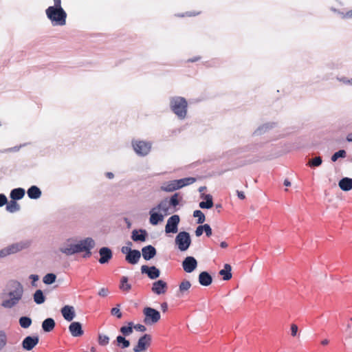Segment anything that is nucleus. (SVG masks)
Wrapping results in <instances>:
<instances>
[{"label": "nucleus", "mask_w": 352, "mask_h": 352, "mask_svg": "<svg viewBox=\"0 0 352 352\" xmlns=\"http://www.w3.org/2000/svg\"><path fill=\"white\" fill-rule=\"evenodd\" d=\"M133 329L141 332H144L146 330V327L140 324H138L135 325L133 324Z\"/></svg>", "instance_id": "603ef678"}, {"label": "nucleus", "mask_w": 352, "mask_h": 352, "mask_svg": "<svg viewBox=\"0 0 352 352\" xmlns=\"http://www.w3.org/2000/svg\"><path fill=\"white\" fill-rule=\"evenodd\" d=\"M179 286H191L190 282L188 280H183Z\"/></svg>", "instance_id": "680f3d73"}, {"label": "nucleus", "mask_w": 352, "mask_h": 352, "mask_svg": "<svg viewBox=\"0 0 352 352\" xmlns=\"http://www.w3.org/2000/svg\"><path fill=\"white\" fill-rule=\"evenodd\" d=\"M232 267L229 264H225L224 268L221 270L219 272V275L222 276L223 280H228L232 278Z\"/></svg>", "instance_id": "393cba45"}, {"label": "nucleus", "mask_w": 352, "mask_h": 352, "mask_svg": "<svg viewBox=\"0 0 352 352\" xmlns=\"http://www.w3.org/2000/svg\"><path fill=\"white\" fill-rule=\"evenodd\" d=\"M55 327V322L54 319L49 318L45 319L42 323V328L45 332H50Z\"/></svg>", "instance_id": "bb28decb"}, {"label": "nucleus", "mask_w": 352, "mask_h": 352, "mask_svg": "<svg viewBox=\"0 0 352 352\" xmlns=\"http://www.w3.org/2000/svg\"><path fill=\"white\" fill-rule=\"evenodd\" d=\"M75 250L74 244H69L66 247L61 248L60 252L65 254L66 255H72L75 254L74 250Z\"/></svg>", "instance_id": "c9c22d12"}, {"label": "nucleus", "mask_w": 352, "mask_h": 352, "mask_svg": "<svg viewBox=\"0 0 352 352\" xmlns=\"http://www.w3.org/2000/svg\"><path fill=\"white\" fill-rule=\"evenodd\" d=\"M197 266V261L193 256H187L182 262L184 270L187 273L192 272Z\"/></svg>", "instance_id": "9b49d317"}, {"label": "nucleus", "mask_w": 352, "mask_h": 352, "mask_svg": "<svg viewBox=\"0 0 352 352\" xmlns=\"http://www.w3.org/2000/svg\"><path fill=\"white\" fill-rule=\"evenodd\" d=\"M188 288L189 287H179L176 292L177 296L180 298L186 295L188 292Z\"/></svg>", "instance_id": "c03bdc74"}, {"label": "nucleus", "mask_w": 352, "mask_h": 352, "mask_svg": "<svg viewBox=\"0 0 352 352\" xmlns=\"http://www.w3.org/2000/svg\"><path fill=\"white\" fill-rule=\"evenodd\" d=\"M56 276L54 274L50 273V274H46L43 277V280L45 284L50 285V284H52L56 280Z\"/></svg>", "instance_id": "58836bf2"}, {"label": "nucleus", "mask_w": 352, "mask_h": 352, "mask_svg": "<svg viewBox=\"0 0 352 352\" xmlns=\"http://www.w3.org/2000/svg\"><path fill=\"white\" fill-rule=\"evenodd\" d=\"M193 217H197V223L199 224L203 223L206 219L204 214L199 210H195L193 212Z\"/></svg>", "instance_id": "4c0bfd02"}, {"label": "nucleus", "mask_w": 352, "mask_h": 352, "mask_svg": "<svg viewBox=\"0 0 352 352\" xmlns=\"http://www.w3.org/2000/svg\"><path fill=\"white\" fill-rule=\"evenodd\" d=\"M178 193H175L173 195L171 196L170 200L168 201L170 206L175 207L179 204V201L178 200Z\"/></svg>", "instance_id": "37998d69"}, {"label": "nucleus", "mask_w": 352, "mask_h": 352, "mask_svg": "<svg viewBox=\"0 0 352 352\" xmlns=\"http://www.w3.org/2000/svg\"><path fill=\"white\" fill-rule=\"evenodd\" d=\"M70 333L74 337H79L83 334L81 324L79 322H73L69 327Z\"/></svg>", "instance_id": "a211bd4d"}, {"label": "nucleus", "mask_w": 352, "mask_h": 352, "mask_svg": "<svg viewBox=\"0 0 352 352\" xmlns=\"http://www.w3.org/2000/svg\"><path fill=\"white\" fill-rule=\"evenodd\" d=\"M322 162V158L320 157H316L313 158L309 162V164L310 166L316 167L319 166Z\"/></svg>", "instance_id": "79ce46f5"}, {"label": "nucleus", "mask_w": 352, "mask_h": 352, "mask_svg": "<svg viewBox=\"0 0 352 352\" xmlns=\"http://www.w3.org/2000/svg\"><path fill=\"white\" fill-rule=\"evenodd\" d=\"M28 196L32 199H37L41 196V190L36 186H32L27 191Z\"/></svg>", "instance_id": "b1692460"}, {"label": "nucleus", "mask_w": 352, "mask_h": 352, "mask_svg": "<svg viewBox=\"0 0 352 352\" xmlns=\"http://www.w3.org/2000/svg\"><path fill=\"white\" fill-rule=\"evenodd\" d=\"M161 190L165 192H173L177 190L175 180L169 181L161 186Z\"/></svg>", "instance_id": "2f4dec72"}, {"label": "nucleus", "mask_w": 352, "mask_h": 352, "mask_svg": "<svg viewBox=\"0 0 352 352\" xmlns=\"http://www.w3.org/2000/svg\"><path fill=\"white\" fill-rule=\"evenodd\" d=\"M45 14L53 25L63 26L65 25L67 13L63 8L50 6L45 10Z\"/></svg>", "instance_id": "f03ea898"}, {"label": "nucleus", "mask_w": 352, "mask_h": 352, "mask_svg": "<svg viewBox=\"0 0 352 352\" xmlns=\"http://www.w3.org/2000/svg\"><path fill=\"white\" fill-rule=\"evenodd\" d=\"M54 5L52 6L53 8H63L61 6V0H53Z\"/></svg>", "instance_id": "bf43d9fd"}, {"label": "nucleus", "mask_w": 352, "mask_h": 352, "mask_svg": "<svg viewBox=\"0 0 352 352\" xmlns=\"http://www.w3.org/2000/svg\"><path fill=\"white\" fill-rule=\"evenodd\" d=\"M338 185L343 191H349L352 189V179L344 177L340 180Z\"/></svg>", "instance_id": "5701e85b"}, {"label": "nucleus", "mask_w": 352, "mask_h": 352, "mask_svg": "<svg viewBox=\"0 0 352 352\" xmlns=\"http://www.w3.org/2000/svg\"><path fill=\"white\" fill-rule=\"evenodd\" d=\"M109 293L110 292L107 287H102L100 289L98 294L100 296L106 297L109 295Z\"/></svg>", "instance_id": "de8ad7c7"}, {"label": "nucleus", "mask_w": 352, "mask_h": 352, "mask_svg": "<svg viewBox=\"0 0 352 352\" xmlns=\"http://www.w3.org/2000/svg\"><path fill=\"white\" fill-rule=\"evenodd\" d=\"M204 232V225L199 226L195 230V235L197 236H200Z\"/></svg>", "instance_id": "6e6d98bb"}, {"label": "nucleus", "mask_w": 352, "mask_h": 352, "mask_svg": "<svg viewBox=\"0 0 352 352\" xmlns=\"http://www.w3.org/2000/svg\"><path fill=\"white\" fill-rule=\"evenodd\" d=\"M212 278L207 272H202L199 276V282L202 286H208L212 283Z\"/></svg>", "instance_id": "412c9836"}, {"label": "nucleus", "mask_w": 352, "mask_h": 352, "mask_svg": "<svg viewBox=\"0 0 352 352\" xmlns=\"http://www.w3.org/2000/svg\"><path fill=\"white\" fill-rule=\"evenodd\" d=\"M116 343L117 346L121 349H126L130 346V342L122 336H117Z\"/></svg>", "instance_id": "473e14b6"}, {"label": "nucleus", "mask_w": 352, "mask_h": 352, "mask_svg": "<svg viewBox=\"0 0 352 352\" xmlns=\"http://www.w3.org/2000/svg\"><path fill=\"white\" fill-rule=\"evenodd\" d=\"M109 342V338L108 336L99 333L98 335V344L101 346H106Z\"/></svg>", "instance_id": "ea45409f"}, {"label": "nucleus", "mask_w": 352, "mask_h": 352, "mask_svg": "<svg viewBox=\"0 0 352 352\" xmlns=\"http://www.w3.org/2000/svg\"><path fill=\"white\" fill-rule=\"evenodd\" d=\"M111 314L116 316L118 318H121L122 316V312L118 307L113 308L111 311Z\"/></svg>", "instance_id": "a18cd8bd"}, {"label": "nucleus", "mask_w": 352, "mask_h": 352, "mask_svg": "<svg viewBox=\"0 0 352 352\" xmlns=\"http://www.w3.org/2000/svg\"><path fill=\"white\" fill-rule=\"evenodd\" d=\"M25 190L22 188H14L10 192V198L13 200L22 199L25 195Z\"/></svg>", "instance_id": "a878e982"}, {"label": "nucleus", "mask_w": 352, "mask_h": 352, "mask_svg": "<svg viewBox=\"0 0 352 352\" xmlns=\"http://www.w3.org/2000/svg\"><path fill=\"white\" fill-rule=\"evenodd\" d=\"M29 278L32 280V286H36V282L39 280V276L36 274H31Z\"/></svg>", "instance_id": "5fc2aeb1"}, {"label": "nucleus", "mask_w": 352, "mask_h": 352, "mask_svg": "<svg viewBox=\"0 0 352 352\" xmlns=\"http://www.w3.org/2000/svg\"><path fill=\"white\" fill-rule=\"evenodd\" d=\"M106 176L107 177H108L109 179H113V177H114V175L113 173H112L111 172H107L106 173Z\"/></svg>", "instance_id": "69168bd1"}, {"label": "nucleus", "mask_w": 352, "mask_h": 352, "mask_svg": "<svg viewBox=\"0 0 352 352\" xmlns=\"http://www.w3.org/2000/svg\"><path fill=\"white\" fill-rule=\"evenodd\" d=\"M61 314L63 318L70 322L75 318V311L72 306L65 305L61 309Z\"/></svg>", "instance_id": "dca6fc26"}, {"label": "nucleus", "mask_w": 352, "mask_h": 352, "mask_svg": "<svg viewBox=\"0 0 352 352\" xmlns=\"http://www.w3.org/2000/svg\"><path fill=\"white\" fill-rule=\"evenodd\" d=\"M151 337L148 334H144L139 338L137 345L133 348L134 352H144L150 346Z\"/></svg>", "instance_id": "9d476101"}, {"label": "nucleus", "mask_w": 352, "mask_h": 352, "mask_svg": "<svg viewBox=\"0 0 352 352\" xmlns=\"http://www.w3.org/2000/svg\"><path fill=\"white\" fill-rule=\"evenodd\" d=\"M204 231L205 232L206 235L208 237L210 236L212 234V228H210V225H208V224L204 225Z\"/></svg>", "instance_id": "09e8293b"}, {"label": "nucleus", "mask_w": 352, "mask_h": 352, "mask_svg": "<svg viewBox=\"0 0 352 352\" xmlns=\"http://www.w3.org/2000/svg\"><path fill=\"white\" fill-rule=\"evenodd\" d=\"M166 287H152V291L155 294L160 295L164 294L166 292Z\"/></svg>", "instance_id": "49530a36"}, {"label": "nucleus", "mask_w": 352, "mask_h": 352, "mask_svg": "<svg viewBox=\"0 0 352 352\" xmlns=\"http://www.w3.org/2000/svg\"><path fill=\"white\" fill-rule=\"evenodd\" d=\"M132 145L135 153L141 156L148 154L151 148V144L144 141L133 142Z\"/></svg>", "instance_id": "0eeeda50"}, {"label": "nucleus", "mask_w": 352, "mask_h": 352, "mask_svg": "<svg viewBox=\"0 0 352 352\" xmlns=\"http://www.w3.org/2000/svg\"><path fill=\"white\" fill-rule=\"evenodd\" d=\"M205 201H201L199 203V207L203 209H210L213 206L212 197L210 195H206L205 196Z\"/></svg>", "instance_id": "cd10ccee"}, {"label": "nucleus", "mask_w": 352, "mask_h": 352, "mask_svg": "<svg viewBox=\"0 0 352 352\" xmlns=\"http://www.w3.org/2000/svg\"><path fill=\"white\" fill-rule=\"evenodd\" d=\"M141 272L146 274L151 279H156L160 275V271L155 266L142 265L141 267Z\"/></svg>", "instance_id": "f8f14e48"}, {"label": "nucleus", "mask_w": 352, "mask_h": 352, "mask_svg": "<svg viewBox=\"0 0 352 352\" xmlns=\"http://www.w3.org/2000/svg\"><path fill=\"white\" fill-rule=\"evenodd\" d=\"M298 331V326L296 324H291V335L293 337H296L297 336Z\"/></svg>", "instance_id": "8fccbe9b"}, {"label": "nucleus", "mask_w": 352, "mask_h": 352, "mask_svg": "<svg viewBox=\"0 0 352 352\" xmlns=\"http://www.w3.org/2000/svg\"><path fill=\"white\" fill-rule=\"evenodd\" d=\"M34 302L41 305L43 304L45 300V296L43 294V292L41 289H37L33 295Z\"/></svg>", "instance_id": "7c9ffc66"}, {"label": "nucleus", "mask_w": 352, "mask_h": 352, "mask_svg": "<svg viewBox=\"0 0 352 352\" xmlns=\"http://www.w3.org/2000/svg\"><path fill=\"white\" fill-rule=\"evenodd\" d=\"M237 196L240 199H244L245 198V194L242 191L236 190Z\"/></svg>", "instance_id": "e2e57ef3"}, {"label": "nucleus", "mask_w": 352, "mask_h": 352, "mask_svg": "<svg viewBox=\"0 0 352 352\" xmlns=\"http://www.w3.org/2000/svg\"><path fill=\"white\" fill-rule=\"evenodd\" d=\"M141 257V253L138 250H132L126 256V261L131 264H136Z\"/></svg>", "instance_id": "6ab92c4d"}, {"label": "nucleus", "mask_w": 352, "mask_h": 352, "mask_svg": "<svg viewBox=\"0 0 352 352\" xmlns=\"http://www.w3.org/2000/svg\"><path fill=\"white\" fill-rule=\"evenodd\" d=\"M20 205L15 201L12 199L6 204V210L9 212L14 213L20 210Z\"/></svg>", "instance_id": "c85d7f7f"}, {"label": "nucleus", "mask_w": 352, "mask_h": 352, "mask_svg": "<svg viewBox=\"0 0 352 352\" xmlns=\"http://www.w3.org/2000/svg\"><path fill=\"white\" fill-rule=\"evenodd\" d=\"M196 179L195 177H185L179 179H175V182L177 186V190L184 187L186 186L190 185L195 182Z\"/></svg>", "instance_id": "aec40b11"}, {"label": "nucleus", "mask_w": 352, "mask_h": 352, "mask_svg": "<svg viewBox=\"0 0 352 352\" xmlns=\"http://www.w3.org/2000/svg\"><path fill=\"white\" fill-rule=\"evenodd\" d=\"M201 59V56H195L192 58H190L188 60V62H190V63H194V62H196V61H198Z\"/></svg>", "instance_id": "0e129e2a"}, {"label": "nucleus", "mask_w": 352, "mask_h": 352, "mask_svg": "<svg viewBox=\"0 0 352 352\" xmlns=\"http://www.w3.org/2000/svg\"><path fill=\"white\" fill-rule=\"evenodd\" d=\"M157 254L156 249L151 245H148L142 249V254L144 260L149 261Z\"/></svg>", "instance_id": "2eb2a0df"}, {"label": "nucleus", "mask_w": 352, "mask_h": 352, "mask_svg": "<svg viewBox=\"0 0 352 352\" xmlns=\"http://www.w3.org/2000/svg\"><path fill=\"white\" fill-rule=\"evenodd\" d=\"M8 340V335L6 331L0 330V352L7 346Z\"/></svg>", "instance_id": "f704fd0d"}, {"label": "nucleus", "mask_w": 352, "mask_h": 352, "mask_svg": "<svg viewBox=\"0 0 352 352\" xmlns=\"http://www.w3.org/2000/svg\"><path fill=\"white\" fill-rule=\"evenodd\" d=\"M346 140L348 142H352V133H349L346 136Z\"/></svg>", "instance_id": "774afa93"}, {"label": "nucleus", "mask_w": 352, "mask_h": 352, "mask_svg": "<svg viewBox=\"0 0 352 352\" xmlns=\"http://www.w3.org/2000/svg\"><path fill=\"white\" fill-rule=\"evenodd\" d=\"M38 341L39 339L37 336H28L23 340V348L25 350L30 351L38 343Z\"/></svg>", "instance_id": "ddd939ff"}, {"label": "nucleus", "mask_w": 352, "mask_h": 352, "mask_svg": "<svg viewBox=\"0 0 352 352\" xmlns=\"http://www.w3.org/2000/svg\"><path fill=\"white\" fill-rule=\"evenodd\" d=\"M175 244L180 251L187 250L191 244L190 234L185 231L179 232L175 237Z\"/></svg>", "instance_id": "39448f33"}, {"label": "nucleus", "mask_w": 352, "mask_h": 352, "mask_svg": "<svg viewBox=\"0 0 352 352\" xmlns=\"http://www.w3.org/2000/svg\"><path fill=\"white\" fill-rule=\"evenodd\" d=\"M144 315V322L147 325H151L157 323L160 320V312L151 307H145L143 309Z\"/></svg>", "instance_id": "423d86ee"}, {"label": "nucleus", "mask_w": 352, "mask_h": 352, "mask_svg": "<svg viewBox=\"0 0 352 352\" xmlns=\"http://www.w3.org/2000/svg\"><path fill=\"white\" fill-rule=\"evenodd\" d=\"M99 254L100 258L98 261L101 264L108 263L113 256L111 249L107 247L101 248L99 250Z\"/></svg>", "instance_id": "4468645a"}, {"label": "nucleus", "mask_w": 352, "mask_h": 352, "mask_svg": "<svg viewBox=\"0 0 352 352\" xmlns=\"http://www.w3.org/2000/svg\"><path fill=\"white\" fill-rule=\"evenodd\" d=\"M153 286H166V283L162 280H159L153 283Z\"/></svg>", "instance_id": "13d9d810"}, {"label": "nucleus", "mask_w": 352, "mask_h": 352, "mask_svg": "<svg viewBox=\"0 0 352 352\" xmlns=\"http://www.w3.org/2000/svg\"><path fill=\"white\" fill-rule=\"evenodd\" d=\"M270 127H272V126H270L269 124H264L261 127H258L254 132V133L256 134H261V131L264 129H269Z\"/></svg>", "instance_id": "3c124183"}, {"label": "nucleus", "mask_w": 352, "mask_h": 352, "mask_svg": "<svg viewBox=\"0 0 352 352\" xmlns=\"http://www.w3.org/2000/svg\"><path fill=\"white\" fill-rule=\"evenodd\" d=\"M127 282L128 278L126 276H122L120 279V286H131L130 285L127 284Z\"/></svg>", "instance_id": "4d7b16f0"}, {"label": "nucleus", "mask_w": 352, "mask_h": 352, "mask_svg": "<svg viewBox=\"0 0 352 352\" xmlns=\"http://www.w3.org/2000/svg\"><path fill=\"white\" fill-rule=\"evenodd\" d=\"M171 110L178 118L184 119L187 113V101L183 97H173L170 98Z\"/></svg>", "instance_id": "7ed1b4c3"}, {"label": "nucleus", "mask_w": 352, "mask_h": 352, "mask_svg": "<svg viewBox=\"0 0 352 352\" xmlns=\"http://www.w3.org/2000/svg\"><path fill=\"white\" fill-rule=\"evenodd\" d=\"M346 156V152L344 150H339L331 156V160L332 162H336L339 157L344 158Z\"/></svg>", "instance_id": "a19ab883"}, {"label": "nucleus", "mask_w": 352, "mask_h": 352, "mask_svg": "<svg viewBox=\"0 0 352 352\" xmlns=\"http://www.w3.org/2000/svg\"><path fill=\"white\" fill-rule=\"evenodd\" d=\"M169 206L168 201L166 199L160 201L156 207L153 208V210H161L166 214L168 212Z\"/></svg>", "instance_id": "c756f323"}, {"label": "nucleus", "mask_w": 352, "mask_h": 352, "mask_svg": "<svg viewBox=\"0 0 352 352\" xmlns=\"http://www.w3.org/2000/svg\"><path fill=\"white\" fill-rule=\"evenodd\" d=\"M23 295V287L6 290L2 294L1 305L6 308H11L16 305Z\"/></svg>", "instance_id": "f257e3e1"}, {"label": "nucleus", "mask_w": 352, "mask_h": 352, "mask_svg": "<svg viewBox=\"0 0 352 352\" xmlns=\"http://www.w3.org/2000/svg\"><path fill=\"white\" fill-rule=\"evenodd\" d=\"M19 324L21 327L27 329L31 325L32 320L29 317L23 316L19 319Z\"/></svg>", "instance_id": "e433bc0d"}, {"label": "nucleus", "mask_w": 352, "mask_h": 352, "mask_svg": "<svg viewBox=\"0 0 352 352\" xmlns=\"http://www.w3.org/2000/svg\"><path fill=\"white\" fill-rule=\"evenodd\" d=\"M30 241H25L13 243L0 250V258L15 254L21 250L28 248L30 245Z\"/></svg>", "instance_id": "20e7f679"}, {"label": "nucleus", "mask_w": 352, "mask_h": 352, "mask_svg": "<svg viewBox=\"0 0 352 352\" xmlns=\"http://www.w3.org/2000/svg\"><path fill=\"white\" fill-rule=\"evenodd\" d=\"M94 246V241L91 238L87 237L81 240L78 243L74 244L75 250L74 252H75L76 254L84 252V250H91Z\"/></svg>", "instance_id": "6e6552de"}, {"label": "nucleus", "mask_w": 352, "mask_h": 352, "mask_svg": "<svg viewBox=\"0 0 352 352\" xmlns=\"http://www.w3.org/2000/svg\"><path fill=\"white\" fill-rule=\"evenodd\" d=\"M8 202L6 196L4 194H0V207L6 205Z\"/></svg>", "instance_id": "864d4df0"}, {"label": "nucleus", "mask_w": 352, "mask_h": 352, "mask_svg": "<svg viewBox=\"0 0 352 352\" xmlns=\"http://www.w3.org/2000/svg\"><path fill=\"white\" fill-rule=\"evenodd\" d=\"M133 323L132 322H128V326H123L120 328V331L124 336H128L133 333Z\"/></svg>", "instance_id": "72a5a7b5"}, {"label": "nucleus", "mask_w": 352, "mask_h": 352, "mask_svg": "<svg viewBox=\"0 0 352 352\" xmlns=\"http://www.w3.org/2000/svg\"><path fill=\"white\" fill-rule=\"evenodd\" d=\"M148 233L146 230L140 229L133 230L132 232L131 239L134 241L144 242L146 240Z\"/></svg>", "instance_id": "f3484780"}, {"label": "nucleus", "mask_w": 352, "mask_h": 352, "mask_svg": "<svg viewBox=\"0 0 352 352\" xmlns=\"http://www.w3.org/2000/svg\"><path fill=\"white\" fill-rule=\"evenodd\" d=\"M132 251L131 248L130 247L124 246L122 248V252L123 254H128L129 252Z\"/></svg>", "instance_id": "052dcab7"}, {"label": "nucleus", "mask_w": 352, "mask_h": 352, "mask_svg": "<svg viewBox=\"0 0 352 352\" xmlns=\"http://www.w3.org/2000/svg\"><path fill=\"white\" fill-rule=\"evenodd\" d=\"M155 210L153 208L150 210V223L155 226L159 223V222L162 221L164 219V215L157 212H154Z\"/></svg>", "instance_id": "4be33fe9"}, {"label": "nucleus", "mask_w": 352, "mask_h": 352, "mask_svg": "<svg viewBox=\"0 0 352 352\" xmlns=\"http://www.w3.org/2000/svg\"><path fill=\"white\" fill-rule=\"evenodd\" d=\"M179 216L177 214L172 215L167 220L165 227L166 233H176L178 231V224L179 223Z\"/></svg>", "instance_id": "1a4fd4ad"}, {"label": "nucleus", "mask_w": 352, "mask_h": 352, "mask_svg": "<svg viewBox=\"0 0 352 352\" xmlns=\"http://www.w3.org/2000/svg\"><path fill=\"white\" fill-rule=\"evenodd\" d=\"M215 208L217 210L218 212H220L222 208V205L221 204H217L215 205Z\"/></svg>", "instance_id": "338daca9"}]
</instances>
